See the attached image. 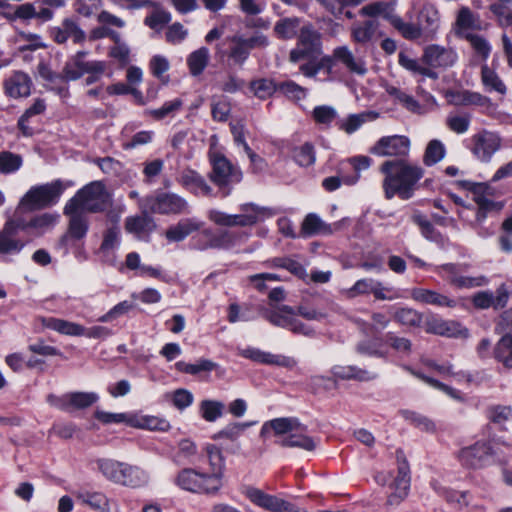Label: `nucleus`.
I'll use <instances>...</instances> for the list:
<instances>
[{"mask_svg":"<svg viewBox=\"0 0 512 512\" xmlns=\"http://www.w3.org/2000/svg\"><path fill=\"white\" fill-rule=\"evenodd\" d=\"M380 171L385 175L383 190L386 199L395 195L407 200L413 196L417 182L423 177V169L406 161H385Z\"/></svg>","mask_w":512,"mask_h":512,"instance_id":"nucleus-1","label":"nucleus"},{"mask_svg":"<svg viewBox=\"0 0 512 512\" xmlns=\"http://www.w3.org/2000/svg\"><path fill=\"white\" fill-rule=\"evenodd\" d=\"M262 436L273 433L276 444L283 448H299L313 451L317 446L314 438L307 435V426L295 417H281L266 421L260 431Z\"/></svg>","mask_w":512,"mask_h":512,"instance_id":"nucleus-2","label":"nucleus"},{"mask_svg":"<svg viewBox=\"0 0 512 512\" xmlns=\"http://www.w3.org/2000/svg\"><path fill=\"white\" fill-rule=\"evenodd\" d=\"M96 464L103 477L116 485L137 489L146 486L150 480L148 472L137 465L113 459H99Z\"/></svg>","mask_w":512,"mask_h":512,"instance_id":"nucleus-3","label":"nucleus"},{"mask_svg":"<svg viewBox=\"0 0 512 512\" xmlns=\"http://www.w3.org/2000/svg\"><path fill=\"white\" fill-rule=\"evenodd\" d=\"M67 210L99 213L112 205V198L102 181H92L79 189L66 203Z\"/></svg>","mask_w":512,"mask_h":512,"instance_id":"nucleus-4","label":"nucleus"},{"mask_svg":"<svg viewBox=\"0 0 512 512\" xmlns=\"http://www.w3.org/2000/svg\"><path fill=\"white\" fill-rule=\"evenodd\" d=\"M67 188L62 180L31 187L21 198L18 210H39L56 204Z\"/></svg>","mask_w":512,"mask_h":512,"instance_id":"nucleus-5","label":"nucleus"},{"mask_svg":"<svg viewBox=\"0 0 512 512\" xmlns=\"http://www.w3.org/2000/svg\"><path fill=\"white\" fill-rule=\"evenodd\" d=\"M210 164L212 169L209 173V179L223 197L230 195L233 186L242 181V171L220 153L210 156Z\"/></svg>","mask_w":512,"mask_h":512,"instance_id":"nucleus-6","label":"nucleus"},{"mask_svg":"<svg viewBox=\"0 0 512 512\" xmlns=\"http://www.w3.org/2000/svg\"><path fill=\"white\" fill-rule=\"evenodd\" d=\"M139 206L143 211L162 215H178L187 213L189 209L186 199L171 192L147 196L140 200Z\"/></svg>","mask_w":512,"mask_h":512,"instance_id":"nucleus-7","label":"nucleus"},{"mask_svg":"<svg viewBox=\"0 0 512 512\" xmlns=\"http://www.w3.org/2000/svg\"><path fill=\"white\" fill-rule=\"evenodd\" d=\"M322 54L321 34L312 25H304L298 34L297 44L289 53V61H316Z\"/></svg>","mask_w":512,"mask_h":512,"instance_id":"nucleus-8","label":"nucleus"},{"mask_svg":"<svg viewBox=\"0 0 512 512\" xmlns=\"http://www.w3.org/2000/svg\"><path fill=\"white\" fill-rule=\"evenodd\" d=\"M175 483L181 489L196 494H215L219 489L217 476L208 477L192 468L182 469L175 478Z\"/></svg>","mask_w":512,"mask_h":512,"instance_id":"nucleus-9","label":"nucleus"},{"mask_svg":"<svg viewBox=\"0 0 512 512\" xmlns=\"http://www.w3.org/2000/svg\"><path fill=\"white\" fill-rule=\"evenodd\" d=\"M243 214H227L225 212L212 209L208 212V218L219 226H251L255 224L259 215L263 213L264 209L254 205L246 204L242 206Z\"/></svg>","mask_w":512,"mask_h":512,"instance_id":"nucleus-10","label":"nucleus"},{"mask_svg":"<svg viewBox=\"0 0 512 512\" xmlns=\"http://www.w3.org/2000/svg\"><path fill=\"white\" fill-rule=\"evenodd\" d=\"M495 452L490 442L478 441L475 444L462 448L457 458L462 466L479 469L493 462Z\"/></svg>","mask_w":512,"mask_h":512,"instance_id":"nucleus-11","label":"nucleus"},{"mask_svg":"<svg viewBox=\"0 0 512 512\" xmlns=\"http://www.w3.org/2000/svg\"><path fill=\"white\" fill-rule=\"evenodd\" d=\"M471 152L481 162L488 163L500 150L502 139L496 132L483 129L471 137Z\"/></svg>","mask_w":512,"mask_h":512,"instance_id":"nucleus-12","label":"nucleus"},{"mask_svg":"<svg viewBox=\"0 0 512 512\" xmlns=\"http://www.w3.org/2000/svg\"><path fill=\"white\" fill-rule=\"evenodd\" d=\"M466 265L448 263L436 267V272L451 286L459 289L481 287L487 284L485 276H463L461 272Z\"/></svg>","mask_w":512,"mask_h":512,"instance_id":"nucleus-13","label":"nucleus"},{"mask_svg":"<svg viewBox=\"0 0 512 512\" xmlns=\"http://www.w3.org/2000/svg\"><path fill=\"white\" fill-rule=\"evenodd\" d=\"M244 495L253 504L269 512H298V506L295 504L255 487L246 488Z\"/></svg>","mask_w":512,"mask_h":512,"instance_id":"nucleus-14","label":"nucleus"},{"mask_svg":"<svg viewBox=\"0 0 512 512\" xmlns=\"http://www.w3.org/2000/svg\"><path fill=\"white\" fill-rule=\"evenodd\" d=\"M422 62L429 68L448 69L453 67L457 60V52L451 47H445L439 44L427 45L421 56Z\"/></svg>","mask_w":512,"mask_h":512,"instance_id":"nucleus-15","label":"nucleus"},{"mask_svg":"<svg viewBox=\"0 0 512 512\" xmlns=\"http://www.w3.org/2000/svg\"><path fill=\"white\" fill-rule=\"evenodd\" d=\"M401 452H397L398 460V471L397 476L390 485L393 492L388 495L386 505L397 506L399 505L408 495L410 488V468L405 458L400 456Z\"/></svg>","mask_w":512,"mask_h":512,"instance_id":"nucleus-16","label":"nucleus"},{"mask_svg":"<svg viewBox=\"0 0 512 512\" xmlns=\"http://www.w3.org/2000/svg\"><path fill=\"white\" fill-rule=\"evenodd\" d=\"M239 355L259 364L283 367L290 370L297 365V360L293 357L282 354H273L255 347L240 349Z\"/></svg>","mask_w":512,"mask_h":512,"instance_id":"nucleus-17","label":"nucleus"},{"mask_svg":"<svg viewBox=\"0 0 512 512\" xmlns=\"http://www.w3.org/2000/svg\"><path fill=\"white\" fill-rule=\"evenodd\" d=\"M410 149V140L406 136L393 135L380 138L370 153L377 156H405Z\"/></svg>","mask_w":512,"mask_h":512,"instance_id":"nucleus-18","label":"nucleus"},{"mask_svg":"<svg viewBox=\"0 0 512 512\" xmlns=\"http://www.w3.org/2000/svg\"><path fill=\"white\" fill-rule=\"evenodd\" d=\"M77 500L98 512H120V506L114 499L101 491L79 490L75 493Z\"/></svg>","mask_w":512,"mask_h":512,"instance_id":"nucleus-19","label":"nucleus"},{"mask_svg":"<svg viewBox=\"0 0 512 512\" xmlns=\"http://www.w3.org/2000/svg\"><path fill=\"white\" fill-rule=\"evenodd\" d=\"M343 220L328 224L324 222L317 214L309 213L304 218L301 225V235L304 237H310L314 235L329 236L334 232L342 229Z\"/></svg>","mask_w":512,"mask_h":512,"instance_id":"nucleus-20","label":"nucleus"},{"mask_svg":"<svg viewBox=\"0 0 512 512\" xmlns=\"http://www.w3.org/2000/svg\"><path fill=\"white\" fill-rule=\"evenodd\" d=\"M333 58L344 65L350 73L363 76L368 71L365 58L355 55L347 45L334 48Z\"/></svg>","mask_w":512,"mask_h":512,"instance_id":"nucleus-21","label":"nucleus"},{"mask_svg":"<svg viewBox=\"0 0 512 512\" xmlns=\"http://www.w3.org/2000/svg\"><path fill=\"white\" fill-rule=\"evenodd\" d=\"M509 297L510 291L505 284H502L497 288L495 295L489 291H481L474 295L472 302L476 308L487 309L493 307L497 310L507 305Z\"/></svg>","mask_w":512,"mask_h":512,"instance_id":"nucleus-22","label":"nucleus"},{"mask_svg":"<svg viewBox=\"0 0 512 512\" xmlns=\"http://www.w3.org/2000/svg\"><path fill=\"white\" fill-rule=\"evenodd\" d=\"M32 80L30 76L22 71H13L4 80V90L11 98L28 97L31 93Z\"/></svg>","mask_w":512,"mask_h":512,"instance_id":"nucleus-23","label":"nucleus"},{"mask_svg":"<svg viewBox=\"0 0 512 512\" xmlns=\"http://www.w3.org/2000/svg\"><path fill=\"white\" fill-rule=\"evenodd\" d=\"M180 185L196 196H213V189L197 171L184 169L178 179Z\"/></svg>","mask_w":512,"mask_h":512,"instance_id":"nucleus-24","label":"nucleus"},{"mask_svg":"<svg viewBox=\"0 0 512 512\" xmlns=\"http://www.w3.org/2000/svg\"><path fill=\"white\" fill-rule=\"evenodd\" d=\"M51 37L58 44H64L69 38L74 43H82L86 39L85 32L78 23L71 18H66L60 26L53 27L50 31Z\"/></svg>","mask_w":512,"mask_h":512,"instance_id":"nucleus-25","label":"nucleus"},{"mask_svg":"<svg viewBox=\"0 0 512 512\" xmlns=\"http://www.w3.org/2000/svg\"><path fill=\"white\" fill-rule=\"evenodd\" d=\"M64 215L69 217V225L67 234L63 237V241L69 239L80 240L84 238L88 232L89 224L85 213L79 210H67V204L64 206Z\"/></svg>","mask_w":512,"mask_h":512,"instance_id":"nucleus-26","label":"nucleus"},{"mask_svg":"<svg viewBox=\"0 0 512 512\" xmlns=\"http://www.w3.org/2000/svg\"><path fill=\"white\" fill-rule=\"evenodd\" d=\"M417 22L423 31L435 34L440 25V13L436 5L430 2L421 3L417 8Z\"/></svg>","mask_w":512,"mask_h":512,"instance_id":"nucleus-27","label":"nucleus"},{"mask_svg":"<svg viewBox=\"0 0 512 512\" xmlns=\"http://www.w3.org/2000/svg\"><path fill=\"white\" fill-rule=\"evenodd\" d=\"M411 297L424 304L435 305L439 307H455L456 301L437 291L424 288H414L411 291Z\"/></svg>","mask_w":512,"mask_h":512,"instance_id":"nucleus-28","label":"nucleus"},{"mask_svg":"<svg viewBox=\"0 0 512 512\" xmlns=\"http://www.w3.org/2000/svg\"><path fill=\"white\" fill-rule=\"evenodd\" d=\"M379 28V22L373 19L355 22L350 28L351 39L356 44L365 45L373 40Z\"/></svg>","mask_w":512,"mask_h":512,"instance_id":"nucleus-29","label":"nucleus"},{"mask_svg":"<svg viewBox=\"0 0 512 512\" xmlns=\"http://www.w3.org/2000/svg\"><path fill=\"white\" fill-rule=\"evenodd\" d=\"M398 62L401 67L414 75H419L422 78H430L432 80L439 78L438 73L425 65L422 60L411 58L404 52L399 53Z\"/></svg>","mask_w":512,"mask_h":512,"instance_id":"nucleus-30","label":"nucleus"},{"mask_svg":"<svg viewBox=\"0 0 512 512\" xmlns=\"http://www.w3.org/2000/svg\"><path fill=\"white\" fill-rule=\"evenodd\" d=\"M203 458H205L208 461L209 466L211 468V472L207 473V476H217L219 479L220 489L222 487V477L225 466L224 456L222 454L221 449L216 447L215 445H207L205 448V454L203 455Z\"/></svg>","mask_w":512,"mask_h":512,"instance_id":"nucleus-31","label":"nucleus"},{"mask_svg":"<svg viewBox=\"0 0 512 512\" xmlns=\"http://www.w3.org/2000/svg\"><path fill=\"white\" fill-rule=\"evenodd\" d=\"M201 223L195 219L186 218L179 221L176 225L166 230L165 236L169 241L180 242L184 240L192 232L201 228Z\"/></svg>","mask_w":512,"mask_h":512,"instance_id":"nucleus-32","label":"nucleus"},{"mask_svg":"<svg viewBox=\"0 0 512 512\" xmlns=\"http://www.w3.org/2000/svg\"><path fill=\"white\" fill-rule=\"evenodd\" d=\"M42 324L51 330H54L60 334L68 335V336H83L84 335V326L70 322L67 320L59 319V318H43Z\"/></svg>","mask_w":512,"mask_h":512,"instance_id":"nucleus-33","label":"nucleus"},{"mask_svg":"<svg viewBox=\"0 0 512 512\" xmlns=\"http://www.w3.org/2000/svg\"><path fill=\"white\" fill-rule=\"evenodd\" d=\"M332 375L335 378L341 380H358V381H370L377 377V375L371 371L358 368L356 366H341L336 365L332 368Z\"/></svg>","mask_w":512,"mask_h":512,"instance_id":"nucleus-34","label":"nucleus"},{"mask_svg":"<svg viewBox=\"0 0 512 512\" xmlns=\"http://www.w3.org/2000/svg\"><path fill=\"white\" fill-rule=\"evenodd\" d=\"M29 240H22L17 238L16 234H13L6 227H3L0 231V254L2 255H14L22 251Z\"/></svg>","mask_w":512,"mask_h":512,"instance_id":"nucleus-35","label":"nucleus"},{"mask_svg":"<svg viewBox=\"0 0 512 512\" xmlns=\"http://www.w3.org/2000/svg\"><path fill=\"white\" fill-rule=\"evenodd\" d=\"M142 211L139 216L128 217L125 221V228L129 233L141 234L151 232L155 229L156 225L149 214L151 212Z\"/></svg>","mask_w":512,"mask_h":512,"instance_id":"nucleus-36","label":"nucleus"},{"mask_svg":"<svg viewBox=\"0 0 512 512\" xmlns=\"http://www.w3.org/2000/svg\"><path fill=\"white\" fill-rule=\"evenodd\" d=\"M130 426L140 429L166 431L169 429V422L163 418L148 415L132 414Z\"/></svg>","mask_w":512,"mask_h":512,"instance_id":"nucleus-37","label":"nucleus"},{"mask_svg":"<svg viewBox=\"0 0 512 512\" xmlns=\"http://www.w3.org/2000/svg\"><path fill=\"white\" fill-rule=\"evenodd\" d=\"M493 355L505 368L512 369V334L502 335L494 347Z\"/></svg>","mask_w":512,"mask_h":512,"instance_id":"nucleus-38","label":"nucleus"},{"mask_svg":"<svg viewBox=\"0 0 512 512\" xmlns=\"http://www.w3.org/2000/svg\"><path fill=\"white\" fill-rule=\"evenodd\" d=\"M85 56L86 52L80 51L72 60L68 61L63 68L62 79L66 81H74L86 73V62L84 61Z\"/></svg>","mask_w":512,"mask_h":512,"instance_id":"nucleus-39","label":"nucleus"},{"mask_svg":"<svg viewBox=\"0 0 512 512\" xmlns=\"http://www.w3.org/2000/svg\"><path fill=\"white\" fill-rule=\"evenodd\" d=\"M99 399L94 392H70L67 393V412L85 409L92 406Z\"/></svg>","mask_w":512,"mask_h":512,"instance_id":"nucleus-40","label":"nucleus"},{"mask_svg":"<svg viewBox=\"0 0 512 512\" xmlns=\"http://www.w3.org/2000/svg\"><path fill=\"white\" fill-rule=\"evenodd\" d=\"M300 18L287 17L280 19L274 25V32L280 39H292L300 33Z\"/></svg>","mask_w":512,"mask_h":512,"instance_id":"nucleus-41","label":"nucleus"},{"mask_svg":"<svg viewBox=\"0 0 512 512\" xmlns=\"http://www.w3.org/2000/svg\"><path fill=\"white\" fill-rule=\"evenodd\" d=\"M389 22L407 40H417L423 34V30L421 29L418 22L416 24L405 22L401 17L397 15L389 17Z\"/></svg>","mask_w":512,"mask_h":512,"instance_id":"nucleus-42","label":"nucleus"},{"mask_svg":"<svg viewBox=\"0 0 512 512\" xmlns=\"http://www.w3.org/2000/svg\"><path fill=\"white\" fill-rule=\"evenodd\" d=\"M467 188L475 195L474 200L479 208L489 211H499L502 205L494 202L493 200L485 197L483 193L487 189V185L484 183H467Z\"/></svg>","mask_w":512,"mask_h":512,"instance_id":"nucleus-43","label":"nucleus"},{"mask_svg":"<svg viewBox=\"0 0 512 512\" xmlns=\"http://www.w3.org/2000/svg\"><path fill=\"white\" fill-rule=\"evenodd\" d=\"M354 322L363 333L368 335L378 333L387 328L390 320L383 313L374 312L371 315V323H368L359 318L354 319Z\"/></svg>","mask_w":512,"mask_h":512,"instance_id":"nucleus-44","label":"nucleus"},{"mask_svg":"<svg viewBox=\"0 0 512 512\" xmlns=\"http://www.w3.org/2000/svg\"><path fill=\"white\" fill-rule=\"evenodd\" d=\"M217 364L209 359H199L190 364L184 361H178L175 367L178 371L190 375H198L202 372H211L217 368Z\"/></svg>","mask_w":512,"mask_h":512,"instance_id":"nucleus-45","label":"nucleus"},{"mask_svg":"<svg viewBox=\"0 0 512 512\" xmlns=\"http://www.w3.org/2000/svg\"><path fill=\"white\" fill-rule=\"evenodd\" d=\"M209 57V50L206 47H201L189 55L187 63L192 75L197 76L204 71L208 64Z\"/></svg>","mask_w":512,"mask_h":512,"instance_id":"nucleus-46","label":"nucleus"},{"mask_svg":"<svg viewBox=\"0 0 512 512\" xmlns=\"http://www.w3.org/2000/svg\"><path fill=\"white\" fill-rule=\"evenodd\" d=\"M57 216L44 213L30 219L31 237H37L51 229L57 222Z\"/></svg>","mask_w":512,"mask_h":512,"instance_id":"nucleus-47","label":"nucleus"},{"mask_svg":"<svg viewBox=\"0 0 512 512\" xmlns=\"http://www.w3.org/2000/svg\"><path fill=\"white\" fill-rule=\"evenodd\" d=\"M294 315L295 311L292 307L283 305L277 312L268 313L266 318L273 325L290 330Z\"/></svg>","mask_w":512,"mask_h":512,"instance_id":"nucleus-48","label":"nucleus"},{"mask_svg":"<svg viewBox=\"0 0 512 512\" xmlns=\"http://www.w3.org/2000/svg\"><path fill=\"white\" fill-rule=\"evenodd\" d=\"M386 92L389 96H391L395 101H397L407 110L414 113L420 112L421 106L418 103V101L414 99L413 96L406 94L405 92H403L402 90L395 86H387Z\"/></svg>","mask_w":512,"mask_h":512,"instance_id":"nucleus-49","label":"nucleus"},{"mask_svg":"<svg viewBox=\"0 0 512 512\" xmlns=\"http://www.w3.org/2000/svg\"><path fill=\"white\" fill-rule=\"evenodd\" d=\"M445 154L444 144L437 139L431 140L426 147L423 162L427 166L435 165L445 157Z\"/></svg>","mask_w":512,"mask_h":512,"instance_id":"nucleus-50","label":"nucleus"},{"mask_svg":"<svg viewBox=\"0 0 512 512\" xmlns=\"http://www.w3.org/2000/svg\"><path fill=\"white\" fill-rule=\"evenodd\" d=\"M250 88L259 99H267L278 90V84L272 79L260 78L250 83Z\"/></svg>","mask_w":512,"mask_h":512,"instance_id":"nucleus-51","label":"nucleus"},{"mask_svg":"<svg viewBox=\"0 0 512 512\" xmlns=\"http://www.w3.org/2000/svg\"><path fill=\"white\" fill-rule=\"evenodd\" d=\"M433 488L439 496L443 497L450 504H454L459 507L466 506L468 504L465 492H458L441 486L438 483H433Z\"/></svg>","mask_w":512,"mask_h":512,"instance_id":"nucleus-52","label":"nucleus"},{"mask_svg":"<svg viewBox=\"0 0 512 512\" xmlns=\"http://www.w3.org/2000/svg\"><path fill=\"white\" fill-rule=\"evenodd\" d=\"M393 318L396 322L404 326L418 327L422 323V315L411 308H401L397 310Z\"/></svg>","mask_w":512,"mask_h":512,"instance_id":"nucleus-53","label":"nucleus"},{"mask_svg":"<svg viewBox=\"0 0 512 512\" xmlns=\"http://www.w3.org/2000/svg\"><path fill=\"white\" fill-rule=\"evenodd\" d=\"M482 82L488 90H494L500 94L506 93V86L499 76L487 65L482 67Z\"/></svg>","mask_w":512,"mask_h":512,"instance_id":"nucleus-54","label":"nucleus"},{"mask_svg":"<svg viewBox=\"0 0 512 512\" xmlns=\"http://www.w3.org/2000/svg\"><path fill=\"white\" fill-rule=\"evenodd\" d=\"M390 4L384 1H376L370 4L363 6L359 10V14L365 17H376L383 16L385 19L389 20V17H393L390 13Z\"/></svg>","mask_w":512,"mask_h":512,"instance_id":"nucleus-55","label":"nucleus"},{"mask_svg":"<svg viewBox=\"0 0 512 512\" xmlns=\"http://www.w3.org/2000/svg\"><path fill=\"white\" fill-rule=\"evenodd\" d=\"M369 116V113L351 114L347 118L340 120L338 127L345 133L352 134L367 121Z\"/></svg>","mask_w":512,"mask_h":512,"instance_id":"nucleus-56","label":"nucleus"},{"mask_svg":"<svg viewBox=\"0 0 512 512\" xmlns=\"http://www.w3.org/2000/svg\"><path fill=\"white\" fill-rule=\"evenodd\" d=\"M402 417L417 428L430 432L435 430V425L428 417L411 410H402Z\"/></svg>","mask_w":512,"mask_h":512,"instance_id":"nucleus-57","label":"nucleus"},{"mask_svg":"<svg viewBox=\"0 0 512 512\" xmlns=\"http://www.w3.org/2000/svg\"><path fill=\"white\" fill-rule=\"evenodd\" d=\"M232 43L229 58L236 64L242 65L250 53L248 47L245 45L244 37L235 36L232 38Z\"/></svg>","mask_w":512,"mask_h":512,"instance_id":"nucleus-58","label":"nucleus"},{"mask_svg":"<svg viewBox=\"0 0 512 512\" xmlns=\"http://www.w3.org/2000/svg\"><path fill=\"white\" fill-rule=\"evenodd\" d=\"M471 117L469 114H450L446 118L447 127L457 134L466 133L470 127Z\"/></svg>","mask_w":512,"mask_h":512,"instance_id":"nucleus-59","label":"nucleus"},{"mask_svg":"<svg viewBox=\"0 0 512 512\" xmlns=\"http://www.w3.org/2000/svg\"><path fill=\"white\" fill-rule=\"evenodd\" d=\"M183 106L180 98L165 102L160 108L153 109L149 113L156 120H162L168 116H174Z\"/></svg>","mask_w":512,"mask_h":512,"instance_id":"nucleus-60","label":"nucleus"},{"mask_svg":"<svg viewBox=\"0 0 512 512\" xmlns=\"http://www.w3.org/2000/svg\"><path fill=\"white\" fill-rule=\"evenodd\" d=\"M22 165V158L11 152H0V174H10Z\"/></svg>","mask_w":512,"mask_h":512,"instance_id":"nucleus-61","label":"nucleus"},{"mask_svg":"<svg viewBox=\"0 0 512 512\" xmlns=\"http://www.w3.org/2000/svg\"><path fill=\"white\" fill-rule=\"evenodd\" d=\"M512 417V407L507 405H493L487 409V418L495 424L502 425Z\"/></svg>","mask_w":512,"mask_h":512,"instance_id":"nucleus-62","label":"nucleus"},{"mask_svg":"<svg viewBox=\"0 0 512 512\" xmlns=\"http://www.w3.org/2000/svg\"><path fill=\"white\" fill-rule=\"evenodd\" d=\"M170 21L171 14L159 7L153 10V12L145 18L144 23L151 29L160 30Z\"/></svg>","mask_w":512,"mask_h":512,"instance_id":"nucleus-63","label":"nucleus"},{"mask_svg":"<svg viewBox=\"0 0 512 512\" xmlns=\"http://www.w3.org/2000/svg\"><path fill=\"white\" fill-rule=\"evenodd\" d=\"M223 408V403L218 401L204 400L200 404L201 415L209 422H213L220 417L222 415Z\"/></svg>","mask_w":512,"mask_h":512,"instance_id":"nucleus-64","label":"nucleus"}]
</instances>
